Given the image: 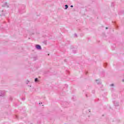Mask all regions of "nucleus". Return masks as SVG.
I'll list each match as a JSON object with an SVG mask.
<instances>
[{
  "label": "nucleus",
  "instance_id": "f257e3e1",
  "mask_svg": "<svg viewBox=\"0 0 124 124\" xmlns=\"http://www.w3.org/2000/svg\"><path fill=\"white\" fill-rule=\"evenodd\" d=\"M35 48L36 49H37V50H41V49H42L41 47V46L39 45H36Z\"/></svg>",
  "mask_w": 124,
  "mask_h": 124
},
{
  "label": "nucleus",
  "instance_id": "f03ea898",
  "mask_svg": "<svg viewBox=\"0 0 124 124\" xmlns=\"http://www.w3.org/2000/svg\"><path fill=\"white\" fill-rule=\"evenodd\" d=\"M4 94H5L4 91H0V96H4Z\"/></svg>",
  "mask_w": 124,
  "mask_h": 124
},
{
  "label": "nucleus",
  "instance_id": "7ed1b4c3",
  "mask_svg": "<svg viewBox=\"0 0 124 124\" xmlns=\"http://www.w3.org/2000/svg\"><path fill=\"white\" fill-rule=\"evenodd\" d=\"M62 105H64V107H66V106L68 105V103L67 102H65L62 103Z\"/></svg>",
  "mask_w": 124,
  "mask_h": 124
},
{
  "label": "nucleus",
  "instance_id": "20e7f679",
  "mask_svg": "<svg viewBox=\"0 0 124 124\" xmlns=\"http://www.w3.org/2000/svg\"><path fill=\"white\" fill-rule=\"evenodd\" d=\"M96 83L98 84V85H100V84H101V82L98 80H96Z\"/></svg>",
  "mask_w": 124,
  "mask_h": 124
},
{
  "label": "nucleus",
  "instance_id": "39448f33",
  "mask_svg": "<svg viewBox=\"0 0 124 124\" xmlns=\"http://www.w3.org/2000/svg\"><path fill=\"white\" fill-rule=\"evenodd\" d=\"M5 6H7V7H9L8 5H7V2H5L3 5L4 7H5Z\"/></svg>",
  "mask_w": 124,
  "mask_h": 124
},
{
  "label": "nucleus",
  "instance_id": "423d86ee",
  "mask_svg": "<svg viewBox=\"0 0 124 124\" xmlns=\"http://www.w3.org/2000/svg\"><path fill=\"white\" fill-rule=\"evenodd\" d=\"M114 103L115 106H119V103H116V102H115Z\"/></svg>",
  "mask_w": 124,
  "mask_h": 124
},
{
  "label": "nucleus",
  "instance_id": "0eeeda50",
  "mask_svg": "<svg viewBox=\"0 0 124 124\" xmlns=\"http://www.w3.org/2000/svg\"><path fill=\"white\" fill-rule=\"evenodd\" d=\"M67 8H68V5H65V8H64V9L66 10V9H67Z\"/></svg>",
  "mask_w": 124,
  "mask_h": 124
},
{
  "label": "nucleus",
  "instance_id": "6e6552de",
  "mask_svg": "<svg viewBox=\"0 0 124 124\" xmlns=\"http://www.w3.org/2000/svg\"><path fill=\"white\" fill-rule=\"evenodd\" d=\"M34 81H35V82H38V78H35V79H34Z\"/></svg>",
  "mask_w": 124,
  "mask_h": 124
},
{
  "label": "nucleus",
  "instance_id": "1a4fd4ad",
  "mask_svg": "<svg viewBox=\"0 0 124 124\" xmlns=\"http://www.w3.org/2000/svg\"><path fill=\"white\" fill-rule=\"evenodd\" d=\"M104 66L105 67H106V66H107V63H104Z\"/></svg>",
  "mask_w": 124,
  "mask_h": 124
},
{
  "label": "nucleus",
  "instance_id": "9d476101",
  "mask_svg": "<svg viewBox=\"0 0 124 124\" xmlns=\"http://www.w3.org/2000/svg\"><path fill=\"white\" fill-rule=\"evenodd\" d=\"M73 53H74V54H76V50H73Z\"/></svg>",
  "mask_w": 124,
  "mask_h": 124
},
{
  "label": "nucleus",
  "instance_id": "9b49d317",
  "mask_svg": "<svg viewBox=\"0 0 124 124\" xmlns=\"http://www.w3.org/2000/svg\"><path fill=\"white\" fill-rule=\"evenodd\" d=\"M19 13H20L21 14H22V13H23V12H21V10H19Z\"/></svg>",
  "mask_w": 124,
  "mask_h": 124
},
{
  "label": "nucleus",
  "instance_id": "f8f14e48",
  "mask_svg": "<svg viewBox=\"0 0 124 124\" xmlns=\"http://www.w3.org/2000/svg\"><path fill=\"white\" fill-rule=\"evenodd\" d=\"M75 36H76V37H77V34L75 33Z\"/></svg>",
  "mask_w": 124,
  "mask_h": 124
},
{
  "label": "nucleus",
  "instance_id": "ddd939ff",
  "mask_svg": "<svg viewBox=\"0 0 124 124\" xmlns=\"http://www.w3.org/2000/svg\"><path fill=\"white\" fill-rule=\"evenodd\" d=\"M110 86H111L112 87H113L114 84H111L110 85Z\"/></svg>",
  "mask_w": 124,
  "mask_h": 124
},
{
  "label": "nucleus",
  "instance_id": "4468645a",
  "mask_svg": "<svg viewBox=\"0 0 124 124\" xmlns=\"http://www.w3.org/2000/svg\"><path fill=\"white\" fill-rule=\"evenodd\" d=\"M16 119H18V116L16 115Z\"/></svg>",
  "mask_w": 124,
  "mask_h": 124
},
{
  "label": "nucleus",
  "instance_id": "2eb2a0df",
  "mask_svg": "<svg viewBox=\"0 0 124 124\" xmlns=\"http://www.w3.org/2000/svg\"><path fill=\"white\" fill-rule=\"evenodd\" d=\"M22 100H25V98H22Z\"/></svg>",
  "mask_w": 124,
  "mask_h": 124
},
{
  "label": "nucleus",
  "instance_id": "dca6fc26",
  "mask_svg": "<svg viewBox=\"0 0 124 124\" xmlns=\"http://www.w3.org/2000/svg\"><path fill=\"white\" fill-rule=\"evenodd\" d=\"M70 7H73V5H71L70 6Z\"/></svg>",
  "mask_w": 124,
  "mask_h": 124
},
{
  "label": "nucleus",
  "instance_id": "f3484780",
  "mask_svg": "<svg viewBox=\"0 0 124 124\" xmlns=\"http://www.w3.org/2000/svg\"><path fill=\"white\" fill-rule=\"evenodd\" d=\"M106 30H108V27L106 28Z\"/></svg>",
  "mask_w": 124,
  "mask_h": 124
},
{
  "label": "nucleus",
  "instance_id": "a211bd4d",
  "mask_svg": "<svg viewBox=\"0 0 124 124\" xmlns=\"http://www.w3.org/2000/svg\"><path fill=\"white\" fill-rule=\"evenodd\" d=\"M86 97H88V95L87 94H86Z\"/></svg>",
  "mask_w": 124,
  "mask_h": 124
},
{
  "label": "nucleus",
  "instance_id": "6ab92c4d",
  "mask_svg": "<svg viewBox=\"0 0 124 124\" xmlns=\"http://www.w3.org/2000/svg\"><path fill=\"white\" fill-rule=\"evenodd\" d=\"M116 28L118 29V26L116 25Z\"/></svg>",
  "mask_w": 124,
  "mask_h": 124
},
{
  "label": "nucleus",
  "instance_id": "aec40b11",
  "mask_svg": "<svg viewBox=\"0 0 124 124\" xmlns=\"http://www.w3.org/2000/svg\"><path fill=\"white\" fill-rule=\"evenodd\" d=\"M89 112H91V109H89Z\"/></svg>",
  "mask_w": 124,
  "mask_h": 124
},
{
  "label": "nucleus",
  "instance_id": "412c9836",
  "mask_svg": "<svg viewBox=\"0 0 124 124\" xmlns=\"http://www.w3.org/2000/svg\"><path fill=\"white\" fill-rule=\"evenodd\" d=\"M86 75L88 74V72H86Z\"/></svg>",
  "mask_w": 124,
  "mask_h": 124
},
{
  "label": "nucleus",
  "instance_id": "4be33fe9",
  "mask_svg": "<svg viewBox=\"0 0 124 124\" xmlns=\"http://www.w3.org/2000/svg\"><path fill=\"white\" fill-rule=\"evenodd\" d=\"M23 7H24V8L25 7V5H23Z\"/></svg>",
  "mask_w": 124,
  "mask_h": 124
},
{
  "label": "nucleus",
  "instance_id": "5701e85b",
  "mask_svg": "<svg viewBox=\"0 0 124 124\" xmlns=\"http://www.w3.org/2000/svg\"><path fill=\"white\" fill-rule=\"evenodd\" d=\"M81 36H83V34H81Z\"/></svg>",
  "mask_w": 124,
  "mask_h": 124
},
{
  "label": "nucleus",
  "instance_id": "b1692460",
  "mask_svg": "<svg viewBox=\"0 0 124 124\" xmlns=\"http://www.w3.org/2000/svg\"><path fill=\"white\" fill-rule=\"evenodd\" d=\"M81 36H83V34H81Z\"/></svg>",
  "mask_w": 124,
  "mask_h": 124
},
{
  "label": "nucleus",
  "instance_id": "393cba45",
  "mask_svg": "<svg viewBox=\"0 0 124 124\" xmlns=\"http://www.w3.org/2000/svg\"><path fill=\"white\" fill-rule=\"evenodd\" d=\"M113 3H112V6H113Z\"/></svg>",
  "mask_w": 124,
  "mask_h": 124
},
{
  "label": "nucleus",
  "instance_id": "a878e982",
  "mask_svg": "<svg viewBox=\"0 0 124 124\" xmlns=\"http://www.w3.org/2000/svg\"><path fill=\"white\" fill-rule=\"evenodd\" d=\"M123 82L124 81V79L123 80Z\"/></svg>",
  "mask_w": 124,
  "mask_h": 124
}]
</instances>
